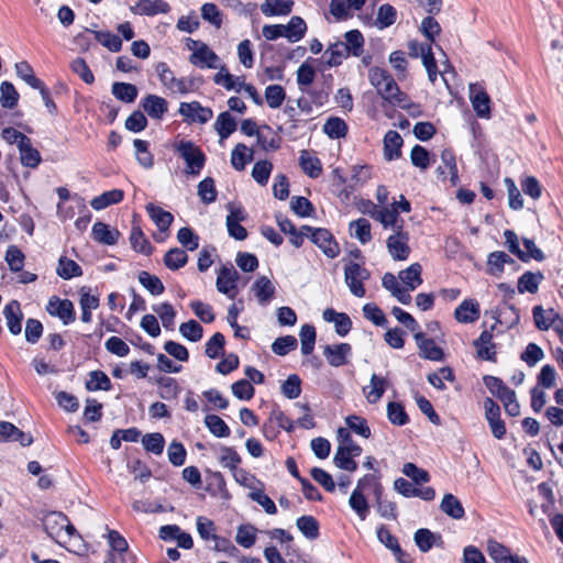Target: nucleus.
I'll return each instance as SVG.
<instances>
[{"mask_svg": "<svg viewBox=\"0 0 563 563\" xmlns=\"http://www.w3.org/2000/svg\"><path fill=\"white\" fill-rule=\"evenodd\" d=\"M142 444L146 452L154 455H161L164 451L165 439L159 432L146 433L142 438Z\"/></svg>", "mask_w": 563, "mask_h": 563, "instance_id": "4d7b16f0", "label": "nucleus"}, {"mask_svg": "<svg viewBox=\"0 0 563 563\" xmlns=\"http://www.w3.org/2000/svg\"><path fill=\"white\" fill-rule=\"evenodd\" d=\"M46 311L62 320L63 324L67 325L76 320V312L74 303L69 299H60L53 296L48 299Z\"/></svg>", "mask_w": 563, "mask_h": 563, "instance_id": "6e6552de", "label": "nucleus"}, {"mask_svg": "<svg viewBox=\"0 0 563 563\" xmlns=\"http://www.w3.org/2000/svg\"><path fill=\"white\" fill-rule=\"evenodd\" d=\"M3 314L7 319L9 331L14 335L21 333L23 314L21 312L20 302L12 300L7 303L3 309Z\"/></svg>", "mask_w": 563, "mask_h": 563, "instance_id": "5701e85b", "label": "nucleus"}, {"mask_svg": "<svg viewBox=\"0 0 563 563\" xmlns=\"http://www.w3.org/2000/svg\"><path fill=\"white\" fill-rule=\"evenodd\" d=\"M265 100L271 109L279 108L286 99V91L280 85H269L265 88Z\"/></svg>", "mask_w": 563, "mask_h": 563, "instance_id": "680f3d73", "label": "nucleus"}, {"mask_svg": "<svg viewBox=\"0 0 563 563\" xmlns=\"http://www.w3.org/2000/svg\"><path fill=\"white\" fill-rule=\"evenodd\" d=\"M164 265L170 271H177L188 263V255L185 250L173 247L163 257Z\"/></svg>", "mask_w": 563, "mask_h": 563, "instance_id": "a19ab883", "label": "nucleus"}, {"mask_svg": "<svg viewBox=\"0 0 563 563\" xmlns=\"http://www.w3.org/2000/svg\"><path fill=\"white\" fill-rule=\"evenodd\" d=\"M85 386L89 391L110 390L111 380L104 372L99 369L91 371L89 373V379L86 382Z\"/></svg>", "mask_w": 563, "mask_h": 563, "instance_id": "603ef678", "label": "nucleus"}, {"mask_svg": "<svg viewBox=\"0 0 563 563\" xmlns=\"http://www.w3.org/2000/svg\"><path fill=\"white\" fill-rule=\"evenodd\" d=\"M19 101V92L10 81H3L0 86V104L4 109H13Z\"/></svg>", "mask_w": 563, "mask_h": 563, "instance_id": "864d4df0", "label": "nucleus"}, {"mask_svg": "<svg viewBox=\"0 0 563 563\" xmlns=\"http://www.w3.org/2000/svg\"><path fill=\"white\" fill-rule=\"evenodd\" d=\"M133 145L137 163L146 169L152 168L154 165V156L150 152V143L144 140L135 139Z\"/></svg>", "mask_w": 563, "mask_h": 563, "instance_id": "49530a36", "label": "nucleus"}, {"mask_svg": "<svg viewBox=\"0 0 563 563\" xmlns=\"http://www.w3.org/2000/svg\"><path fill=\"white\" fill-rule=\"evenodd\" d=\"M301 169L311 178H318L322 173V165L317 156H312L309 151L302 150L299 156Z\"/></svg>", "mask_w": 563, "mask_h": 563, "instance_id": "e433bc0d", "label": "nucleus"}, {"mask_svg": "<svg viewBox=\"0 0 563 563\" xmlns=\"http://www.w3.org/2000/svg\"><path fill=\"white\" fill-rule=\"evenodd\" d=\"M145 209L159 231L165 232L169 229L174 221V216L170 212L165 211L152 202L147 203Z\"/></svg>", "mask_w": 563, "mask_h": 563, "instance_id": "cd10ccee", "label": "nucleus"}, {"mask_svg": "<svg viewBox=\"0 0 563 563\" xmlns=\"http://www.w3.org/2000/svg\"><path fill=\"white\" fill-rule=\"evenodd\" d=\"M375 209L374 212H372V217L379 221L384 228L388 227H396L397 228V220H398V210L397 208H380L377 210V207L375 205H372Z\"/></svg>", "mask_w": 563, "mask_h": 563, "instance_id": "e2e57ef3", "label": "nucleus"}, {"mask_svg": "<svg viewBox=\"0 0 563 563\" xmlns=\"http://www.w3.org/2000/svg\"><path fill=\"white\" fill-rule=\"evenodd\" d=\"M368 269L362 267L358 263L350 262L344 268V279L350 291L358 298L365 296L364 280L369 278Z\"/></svg>", "mask_w": 563, "mask_h": 563, "instance_id": "7ed1b4c3", "label": "nucleus"}, {"mask_svg": "<svg viewBox=\"0 0 563 563\" xmlns=\"http://www.w3.org/2000/svg\"><path fill=\"white\" fill-rule=\"evenodd\" d=\"M473 85H471L470 90V99L473 106L474 111L476 112V115L482 119H489L490 118V97L488 93L479 89L477 91H474Z\"/></svg>", "mask_w": 563, "mask_h": 563, "instance_id": "4be33fe9", "label": "nucleus"}, {"mask_svg": "<svg viewBox=\"0 0 563 563\" xmlns=\"http://www.w3.org/2000/svg\"><path fill=\"white\" fill-rule=\"evenodd\" d=\"M178 112L188 123L198 122L205 124L213 117L212 109L203 107L199 101L180 102Z\"/></svg>", "mask_w": 563, "mask_h": 563, "instance_id": "423d86ee", "label": "nucleus"}, {"mask_svg": "<svg viewBox=\"0 0 563 563\" xmlns=\"http://www.w3.org/2000/svg\"><path fill=\"white\" fill-rule=\"evenodd\" d=\"M155 69L162 85L172 92L186 95L192 90L194 79L177 78L165 62L158 63Z\"/></svg>", "mask_w": 563, "mask_h": 563, "instance_id": "f03ea898", "label": "nucleus"}, {"mask_svg": "<svg viewBox=\"0 0 563 563\" xmlns=\"http://www.w3.org/2000/svg\"><path fill=\"white\" fill-rule=\"evenodd\" d=\"M486 552L494 563H529L525 556L511 554L510 549L495 539H488Z\"/></svg>", "mask_w": 563, "mask_h": 563, "instance_id": "1a4fd4ad", "label": "nucleus"}, {"mask_svg": "<svg viewBox=\"0 0 563 563\" xmlns=\"http://www.w3.org/2000/svg\"><path fill=\"white\" fill-rule=\"evenodd\" d=\"M507 263H515V261L503 251H495L488 255V267L490 274L499 276L504 272V266Z\"/></svg>", "mask_w": 563, "mask_h": 563, "instance_id": "bf43d9fd", "label": "nucleus"}, {"mask_svg": "<svg viewBox=\"0 0 563 563\" xmlns=\"http://www.w3.org/2000/svg\"><path fill=\"white\" fill-rule=\"evenodd\" d=\"M240 274L232 265L222 266L218 273L216 286L219 292L227 295L230 299L238 294V282Z\"/></svg>", "mask_w": 563, "mask_h": 563, "instance_id": "0eeeda50", "label": "nucleus"}, {"mask_svg": "<svg viewBox=\"0 0 563 563\" xmlns=\"http://www.w3.org/2000/svg\"><path fill=\"white\" fill-rule=\"evenodd\" d=\"M351 351L352 347L349 343H339L336 345H325L323 354L331 366L339 367L347 363Z\"/></svg>", "mask_w": 563, "mask_h": 563, "instance_id": "aec40b11", "label": "nucleus"}, {"mask_svg": "<svg viewBox=\"0 0 563 563\" xmlns=\"http://www.w3.org/2000/svg\"><path fill=\"white\" fill-rule=\"evenodd\" d=\"M473 345L478 358L494 363L497 361L496 344L493 342V333L490 331L484 330L479 336L474 340Z\"/></svg>", "mask_w": 563, "mask_h": 563, "instance_id": "2eb2a0df", "label": "nucleus"}, {"mask_svg": "<svg viewBox=\"0 0 563 563\" xmlns=\"http://www.w3.org/2000/svg\"><path fill=\"white\" fill-rule=\"evenodd\" d=\"M421 272V265L419 263H413L408 268L399 272V278L410 290H415L422 284Z\"/></svg>", "mask_w": 563, "mask_h": 563, "instance_id": "a18cd8bd", "label": "nucleus"}, {"mask_svg": "<svg viewBox=\"0 0 563 563\" xmlns=\"http://www.w3.org/2000/svg\"><path fill=\"white\" fill-rule=\"evenodd\" d=\"M159 387V397L166 400L176 398L179 393V386L175 378L163 376L156 380Z\"/></svg>", "mask_w": 563, "mask_h": 563, "instance_id": "338daca9", "label": "nucleus"}, {"mask_svg": "<svg viewBox=\"0 0 563 563\" xmlns=\"http://www.w3.org/2000/svg\"><path fill=\"white\" fill-rule=\"evenodd\" d=\"M253 159V152L246 145L239 143L231 153V165L236 170H243L249 162Z\"/></svg>", "mask_w": 563, "mask_h": 563, "instance_id": "de8ad7c7", "label": "nucleus"}, {"mask_svg": "<svg viewBox=\"0 0 563 563\" xmlns=\"http://www.w3.org/2000/svg\"><path fill=\"white\" fill-rule=\"evenodd\" d=\"M137 278L140 284L153 296L162 295L165 290V286L162 280L146 271H141Z\"/></svg>", "mask_w": 563, "mask_h": 563, "instance_id": "3c124183", "label": "nucleus"}, {"mask_svg": "<svg viewBox=\"0 0 563 563\" xmlns=\"http://www.w3.org/2000/svg\"><path fill=\"white\" fill-rule=\"evenodd\" d=\"M296 525L300 532L309 540H314L320 534L319 521L313 516H301L297 519Z\"/></svg>", "mask_w": 563, "mask_h": 563, "instance_id": "c03bdc74", "label": "nucleus"}, {"mask_svg": "<svg viewBox=\"0 0 563 563\" xmlns=\"http://www.w3.org/2000/svg\"><path fill=\"white\" fill-rule=\"evenodd\" d=\"M177 241L184 249L190 252L199 247V236L189 227H184L178 230Z\"/></svg>", "mask_w": 563, "mask_h": 563, "instance_id": "774afa93", "label": "nucleus"}, {"mask_svg": "<svg viewBox=\"0 0 563 563\" xmlns=\"http://www.w3.org/2000/svg\"><path fill=\"white\" fill-rule=\"evenodd\" d=\"M57 275L63 279H70L82 275V268L75 261L62 256L56 269Z\"/></svg>", "mask_w": 563, "mask_h": 563, "instance_id": "09e8293b", "label": "nucleus"}, {"mask_svg": "<svg viewBox=\"0 0 563 563\" xmlns=\"http://www.w3.org/2000/svg\"><path fill=\"white\" fill-rule=\"evenodd\" d=\"M198 196L206 205H210L217 200L218 191L213 178L206 177L198 184Z\"/></svg>", "mask_w": 563, "mask_h": 563, "instance_id": "69168bd1", "label": "nucleus"}, {"mask_svg": "<svg viewBox=\"0 0 563 563\" xmlns=\"http://www.w3.org/2000/svg\"><path fill=\"white\" fill-rule=\"evenodd\" d=\"M544 279V276L542 272L538 271L536 273L533 272H526L523 273L517 284L518 291L520 294L530 292L536 294L539 289V285Z\"/></svg>", "mask_w": 563, "mask_h": 563, "instance_id": "c756f323", "label": "nucleus"}, {"mask_svg": "<svg viewBox=\"0 0 563 563\" xmlns=\"http://www.w3.org/2000/svg\"><path fill=\"white\" fill-rule=\"evenodd\" d=\"M175 150L186 163V173L199 175L206 164V155L201 148L191 141H180Z\"/></svg>", "mask_w": 563, "mask_h": 563, "instance_id": "f257e3e1", "label": "nucleus"}, {"mask_svg": "<svg viewBox=\"0 0 563 563\" xmlns=\"http://www.w3.org/2000/svg\"><path fill=\"white\" fill-rule=\"evenodd\" d=\"M416 344L419 349V356L429 361H442L444 358L443 350L438 346L433 339H429L421 331L413 334Z\"/></svg>", "mask_w": 563, "mask_h": 563, "instance_id": "ddd939ff", "label": "nucleus"}, {"mask_svg": "<svg viewBox=\"0 0 563 563\" xmlns=\"http://www.w3.org/2000/svg\"><path fill=\"white\" fill-rule=\"evenodd\" d=\"M130 243L132 249L141 254L150 255L153 251V246L139 225L132 227Z\"/></svg>", "mask_w": 563, "mask_h": 563, "instance_id": "79ce46f5", "label": "nucleus"}, {"mask_svg": "<svg viewBox=\"0 0 563 563\" xmlns=\"http://www.w3.org/2000/svg\"><path fill=\"white\" fill-rule=\"evenodd\" d=\"M485 417L489 423L492 433L495 438L501 439L506 434L505 422L500 418V407L492 398L484 400Z\"/></svg>", "mask_w": 563, "mask_h": 563, "instance_id": "4468645a", "label": "nucleus"}, {"mask_svg": "<svg viewBox=\"0 0 563 563\" xmlns=\"http://www.w3.org/2000/svg\"><path fill=\"white\" fill-rule=\"evenodd\" d=\"M404 144L401 135L394 130H389L384 136V157L386 161H395L401 156V146Z\"/></svg>", "mask_w": 563, "mask_h": 563, "instance_id": "b1692460", "label": "nucleus"}, {"mask_svg": "<svg viewBox=\"0 0 563 563\" xmlns=\"http://www.w3.org/2000/svg\"><path fill=\"white\" fill-rule=\"evenodd\" d=\"M292 0H264L261 11L266 16H286L292 11Z\"/></svg>", "mask_w": 563, "mask_h": 563, "instance_id": "a878e982", "label": "nucleus"}, {"mask_svg": "<svg viewBox=\"0 0 563 563\" xmlns=\"http://www.w3.org/2000/svg\"><path fill=\"white\" fill-rule=\"evenodd\" d=\"M130 11L137 15L154 16L168 13L170 5L165 0H139L134 5L130 7Z\"/></svg>", "mask_w": 563, "mask_h": 563, "instance_id": "dca6fc26", "label": "nucleus"}, {"mask_svg": "<svg viewBox=\"0 0 563 563\" xmlns=\"http://www.w3.org/2000/svg\"><path fill=\"white\" fill-rule=\"evenodd\" d=\"M350 507L355 511L360 520L364 521L369 514L368 503L361 489H354L349 499Z\"/></svg>", "mask_w": 563, "mask_h": 563, "instance_id": "8fccbe9b", "label": "nucleus"}, {"mask_svg": "<svg viewBox=\"0 0 563 563\" xmlns=\"http://www.w3.org/2000/svg\"><path fill=\"white\" fill-rule=\"evenodd\" d=\"M377 93L387 102L394 106H398L402 109L409 108L408 98L406 93L400 91L397 82L391 76L377 89Z\"/></svg>", "mask_w": 563, "mask_h": 563, "instance_id": "9b49d317", "label": "nucleus"}, {"mask_svg": "<svg viewBox=\"0 0 563 563\" xmlns=\"http://www.w3.org/2000/svg\"><path fill=\"white\" fill-rule=\"evenodd\" d=\"M309 239L327 257L334 258L340 254V246L328 229L311 227Z\"/></svg>", "mask_w": 563, "mask_h": 563, "instance_id": "20e7f679", "label": "nucleus"}, {"mask_svg": "<svg viewBox=\"0 0 563 563\" xmlns=\"http://www.w3.org/2000/svg\"><path fill=\"white\" fill-rule=\"evenodd\" d=\"M284 27L285 37L291 43L299 42L303 38L307 32V24L305 20L298 15L291 16Z\"/></svg>", "mask_w": 563, "mask_h": 563, "instance_id": "473e14b6", "label": "nucleus"}, {"mask_svg": "<svg viewBox=\"0 0 563 563\" xmlns=\"http://www.w3.org/2000/svg\"><path fill=\"white\" fill-rule=\"evenodd\" d=\"M324 134L332 140L345 137L347 134V124L339 117H330L322 128Z\"/></svg>", "mask_w": 563, "mask_h": 563, "instance_id": "58836bf2", "label": "nucleus"}, {"mask_svg": "<svg viewBox=\"0 0 563 563\" xmlns=\"http://www.w3.org/2000/svg\"><path fill=\"white\" fill-rule=\"evenodd\" d=\"M375 500L377 504V511L380 517L388 520H397L398 511L397 504L395 501L385 499L383 497V486L377 485L375 492Z\"/></svg>", "mask_w": 563, "mask_h": 563, "instance_id": "c85d7f7f", "label": "nucleus"}, {"mask_svg": "<svg viewBox=\"0 0 563 563\" xmlns=\"http://www.w3.org/2000/svg\"><path fill=\"white\" fill-rule=\"evenodd\" d=\"M124 198V192L122 189H112L109 191L102 192L100 196L95 197L90 201V206L92 209L99 211L108 208L111 205L120 203Z\"/></svg>", "mask_w": 563, "mask_h": 563, "instance_id": "2f4dec72", "label": "nucleus"}, {"mask_svg": "<svg viewBox=\"0 0 563 563\" xmlns=\"http://www.w3.org/2000/svg\"><path fill=\"white\" fill-rule=\"evenodd\" d=\"M91 235L95 241L104 245H114L118 243L120 232L117 229H111L103 222H96L92 225Z\"/></svg>", "mask_w": 563, "mask_h": 563, "instance_id": "393cba45", "label": "nucleus"}, {"mask_svg": "<svg viewBox=\"0 0 563 563\" xmlns=\"http://www.w3.org/2000/svg\"><path fill=\"white\" fill-rule=\"evenodd\" d=\"M218 59V55L205 43H200V46L189 57V62L200 68H217Z\"/></svg>", "mask_w": 563, "mask_h": 563, "instance_id": "412c9836", "label": "nucleus"}, {"mask_svg": "<svg viewBox=\"0 0 563 563\" xmlns=\"http://www.w3.org/2000/svg\"><path fill=\"white\" fill-rule=\"evenodd\" d=\"M483 380L489 393L500 401L514 396L515 390L510 389L499 377L486 375Z\"/></svg>", "mask_w": 563, "mask_h": 563, "instance_id": "72a5a7b5", "label": "nucleus"}, {"mask_svg": "<svg viewBox=\"0 0 563 563\" xmlns=\"http://www.w3.org/2000/svg\"><path fill=\"white\" fill-rule=\"evenodd\" d=\"M0 441L19 442L22 446H27L32 443L33 439L13 423L0 421Z\"/></svg>", "mask_w": 563, "mask_h": 563, "instance_id": "6ab92c4d", "label": "nucleus"}, {"mask_svg": "<svg viewBox=\"0 0 563 563\" xmlns=\"http://www.w3.org/2000/svg\"><path fill=\"white\" fill-rule=\"evenodd\" d=\"M252 290L261 305L268 303L275 295V286L266 276L258 277L254 282Z\"/></svg>", "mask_w": 563, "mask_h": 563, "instance_id": "bb28decb", "label": "nucleus"}, {"mask_svg": "<svg viewBox=\"0 0 563 563\" xmlns=\"http://www.w3.org/2000/svg\"><path fill=\"white\" fill-rule=\"evenodd\" d=\"M396 9L391 4L385 3L378 8L375 25L379 30H383L393 25L396 22Z\"/></svg>", "mask_w": 563, "mask_h": 563, "instance_id": "5fc2aeb1", "label": "nucleus"}, {"mask_svg": "<svg viewBox=\"0 0 563 563\" xmlns=\"http://www.w3.org/2000/svg\"><path fill=\"white\" fill-rule=\"evenodd\" d=\"M481 317L479 305L474 299L463 300L454 311V318L460 323H473Z\"/></svg>", "mask_w": 563, "mask_h": 563, "instance_id": "a211bd4d", "label": "nucleus"}, {"mask_svg": "<svg viewBox=\"0 0 563 563\" xmlns=\"http://www.w3.org/2000/svg\"><path fill=\"white\" fill-rule=\"evenodd\" d=\"M408 241L409 235L404 231L402 224L397 225L396 232L386 241L388 252L395 261H405L409 257L410 247Z\"/></svg>", "mask_w": 563, "mask_h": 563, "instance_id": "39448f33", "label": "nucleus"}, {"mask_svg": "<svg viewBox=\"0 0 563 563\" xmlns=\"http://www.w3.org/2000/svg\"><path fill=\"white\" fill-rule=\"evenodd\" d=\"M111 92L118 100L132 103L135 101L139 90L133 84L117 81L112 85Z\"/></svg>", "mask_w": 563, "mask_h": 563, "instance_id": "ea45409f", "label": "nucleus"}, {"mask_svg": "<svg viewBox=\"0 0 563 563\" xmlns=\"http://www.w3.org/2000/svg\"><path fill=\"white\" fill-rule=\"evenodd\" d=\"M299 336L301 343V353L303 355L311 354L316 344V328L308 323L303 324L300 328Z\"/></svg>", "mask_w": 563, "mask_h": 563, "instance_id": "052dcab7", "label": "nucleus"}, {"mask_svg": "<svg viewBox=\"0 0 563 563\" xmlns=\"http://www.w3.org/2000/svg\"><path fill=\"white\" fill-rule=\"evenodd\" d=\"M14 68L18 77L24 80L30 87L33 89L42 87L43 81L34 75L33 68L27 62H19L15 64Z\"/></svg>", "mask_w": 563, "mask_h": 563, "instance_id": "13d9d810", "label": "nucleus"}, {"mask_svg": "<svg viewBox=\"0 0 563 563\" xmlns=\"http://www.w3.org/2000/svg\"><path fill=\"white\" fill-rule=\"evenodd\" d=\"M42 525L47 536L56 543L66 534L63 531L66 525V515L60 511H48L42 518Z\"/></svg>", "mask_w": 563, "mask_h": 563, "instance_id": "f8f14e48", "label": "nucleus"}, {"mask_svg": "<svg viewBox=\"0 0 563 563\" xmlns=\"http://www.w3.org/2000/svg\"><path fill=\"white\" fill-rule=\"evenodd\" d=\"M144 112L154 120H161L168 111V102L157 95H147L141 100Z\"/></svg>", "mask_w": 563, "mask_h": 563, "instance_id": "f3484780", "label": "nucleus"}, {"mask_svg": "<svg viewBox=\"0 0 563 563\" xmlns=\"http://www.w3.org/2000/svg\"><path fill=\"white\" fill-rule=\"evenodd\" d=\"M387 386V379L373 374L371 377V390L364 387L363 393L369 404H376L384 395Z\"/></svg>", "mask_w": 563, "mask_h": 563, "instance_id": "37998d69", "label": "nucleus"}, {"mask_svg": "<svg viewBox=\"0 0 563 563\" xmlns=\"http://www.w3.org/2000/svg\"><path fill=\"white\" fill-rule=\"evenodd\" d=\"M213 128L223 141L236 130V121L230 112L223 111L217 117Z\"/></svg>", "mask_w": 563, "mask_h": 563, "instance_id": "f704fd0d", "label": "nucleus"}, {"mask_svg": "<svg viewBox=\"0 0 563 563\" xmlns=\"http://www.w3.org/2000/svg\"><path fill=\"white\" fill-rule=\"evenodd\" d=\"M350 55L349 49L344 42H336L329 45L324 52L327 57L325 64L329 67H335L342 64L343 59Z\"/></svg>", "mask_w": 563, "mask_h": 563, "instance_id": "4c0bfd02", "label": "nucleus"}, {"mask_svg": "<svg viewBox=\"0 0 563 563\" xmlns=\"http://www.w3.org/2000/svg\"><path fill=\"white\" fill-rule=\"evenodd\" d=\"M19 153L21 164L25 167L36 168L42 161L40 152L32 146L30 137L26 141H22V144L19 146Z\"/></svg>", "mask_w": 563, "mask_h": 563, "instance_id": "7c9ffc66", "label": "nucleus"}, {"mask_svg": "<svg viewBox=\"0 0 563 563\" xmlns=\"http://www.w3.org/2000/svg\"><path fill=\"white\" fill-rule=\"evenodd\" d=\"M345 42L349 53L353 56H361L363 53L364 37L358 30H351L344 34Z\"/></svg>", "mask_w": 563, "mask_h": 563, "instance_id": "0e129e2a", "label": "nucleus"}, {"mask_svg": "<svg viewBox=\"0 0 563 563\" xmlns=\"http://www.w3.org/2000/svg\"><path fill=\"white\" fill-rule=\"evenodd\" d=\"M338 449L334 457H358L363 450L361 445L355 443L349 429L343 427L336 431Z\"/></svg>", "mask_w": 563, "mask_h": 563, "instance_id": "9d476101", "label": "nucleus"}, {"mask_svg": "<svg viewBox=\"0 0 563 563\" xmlns=\"http://www.w3.org/2000/svg\"><path fill=\"white\" fill-rule=\"evenodd\" d=\"M440 509L449 517L460 520L465 516L461 501L453 494H445L440 504Z\"/></svg>", "mask_w": 563, "mask_h": 563, "instance_id": "c9c22d12", "label": "nucleus"}, {"mask_svg": "<svg viewBox=\"0 0 563 563\" xmlns=\"http://www.w3.org/2000/svg\"><path fill=\"white\" fill-rule=\"evenodd\" d=\"M95 38L110 52L118 53L122 48V40L110 31H92Z\"/></svg>", "mask_w": 563, "mask_h": 563, "instance_id": "6e6d98bb", "label": "nucleus"}]
</instances>
